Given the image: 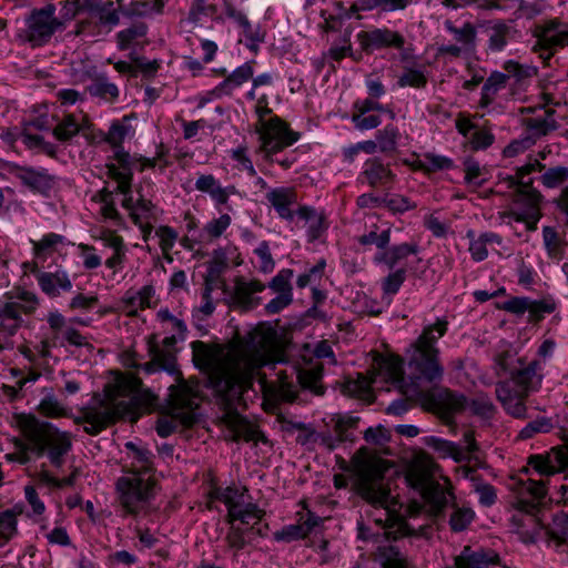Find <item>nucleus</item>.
<instances>
[{
	"label": "nucleus",
	"instance_id": "1",
	"mask_svg": "<svg viewBox=\"0 0 568 568\" xmlns=\"http://www.w3.org/2000/svg\"><path fill=\"white\" fill-rule=\"evenodd\" d=\"M290 357H192L195 367L205 376L206 385L221 397L224 405L222 423L232 434V440L257 442L261 433L245 416L237 412L243 395L260 377L267 365L288 363Z\"/></svg>",
	"mask_w": 568,
	"mask_h": 568
},
{
	"label": "nucleus",
	"instance_id": "2",
	"mask_svg": "<svg viewBox=\"0 0 568 568\" xmlns=\"http://www.w3.org/2000/svg\"><path fill=\"white\" fill-rule=\"evenodd\" d=\"M158 397L143 387L140 378L119 374L109 383L102 394H94L81 409L77 423H84V432L99 435L120 418L131 422L156 406Z\"/></svg>",
	"mask_w": 568,
	"mask_h": 568
},
{
	"label": "nucleus",
	"instance_id": "3",
	"mask_svg": "<svg viewBox=\"0 0 568 568\" xmlns=\"http://www.w3.org/2000/svg\"><path fill=\"white\" fill-rule=\"evenodd\" d=\"M152 361L141 365V369L150 375L156 372H166L174 376L176 384L169 387L168 415L156 422V434L168 438L175 433L179 426L192 427L199 422V396L185 382L176 364V357H151Z\"/></svg>",
	"mask_w": 568,
	"mask_h": 568
},
{
	"label": "nucleus",
	"instance_id": "4",
	"mask_svg": "<svg viewBox=\"0 0 568 568\" xmlns=\"http://www.w3.org/2000/svg\"><path fill=\"white\" fill-rule=\"evenodd\" d=\"M357 490L368 504L382 509V516L374 518L377 530L372 531V528L358 524L357 537L374 544H379L383 540H396L402 535L404 523L388 507L392 500L389 488L384 485L382 479L364 475L358 481Z\"/></svg>",
	"mask_w": 568,
	"mask_h": 568
},
{
	"label": "nucleus",
	"instance_id": "5",
	"mask_svg": "<svg viewBox=\"0 0 568 568\" xmlns=\"http://www.w3.org/2000/svg\"><path fill=\"white\" fill-rule=\"evenodd\" d=\"M10 425L33 443L34 456L40 457L47 453L51 464L57 467L62 465L63 456L72 447L68 432H61L51 423L41 422L32 414L16 413L10 419Z\"/></svg>",
	"mask_w": 568,
	"mask_h": 568
},
{
	"label": "nucleus",
	"instance_id": "6",
	"mask_svg": "<svg viewBox=\"0 0 568 568\" xmlns=\"http://www.w3.org/2000/svg\"><path fill=\"white\" fill-rule=\"evenodd\" d=\"M108 174L115 181V189L109 190L103 187L93 196V200L100 204L102 216L116 222L121 220L114 201V193L116 192L123 195L122 206L128 211L135 225H144L146 222H150L153 215V204L150 200L142 196L138 200L133 199L131 190L132 173L130 171H120L114 164H110L108 165Z\"/></svg>",
	"mask_w": 568,
	"mask_h": 568
},
{
	"label": "nucleus",
	"instance_id": "7",
	"mask_svg": "<svg viewBox=\"0 0 568 568\" xmlns=\"http://www.w3.org/2000/svg\"><path fill=\"white\" fill-rule=\"evenodd\" d=\"M377 375L402 388L416 392L420 382H436L443 377L444 368L437 357H410L405 367L404 357H372Z\"/></svg>",
	"mask_w": 568,
	"mask_h": 568
},
{
	"label": "nucleus",
	"instance_id": "8",
	"mask_svg": "<svg viewBox=\"0 0 568 568\" xmlns=\"http://www.w3.org/2000/svg\"><path fill=\"white\" fill-rule=\"evenodd\" d=\"M155 481L138 471L119 477L115 490L122 517L145 516L151 510L155 497Z\"/></svg>",
	"mask_w": 568,
	"mask_h": 568
},
{
	"label": "nucleus",
	"instance_id": "9",
	"mask_svg": "<svg viewBox=\"0 0 568 568\" xmlns=\"http://www.w3.org/2000/svg\"><path fill=\"white\" fill-rule=\"evenodd\" d=\"M424 397L447 422L453 420L456 414L463 413L467 407L474 415L484 418L490 417L494 413V405L486 395H478L469 402L464 394L442 387L426 392Z\"/></svg>",
	"mask_w": 568,
	"mask_h": 568
},
{
	"label": "nucleus",
	"instance_id": "10",
	"mask_svg": "<svg viewBox=\"0 0 568 568\" xmlns=\"http://www.w3.org/2000/svg\"><path fill=\"white\" fill-rule=\"evenodd\" d=\"M405 479L410 488L420 494L429 507L430 514L436 518L443 517L445 510L456 501L452 489L436 481L426 466H412L407 470Z\"/></svg>",
	"mask_w": 568,
	"mask_h": 568
},
{
	"label": "nucleus",
	"instance_id": "11",
	"mask_svg": "<svg viewBox=\"0 0 568 568\" xmlns=\"http://www.w3.org/2000/svg\"><path fill=\"white\" fill-rule=\"evenodd\" d=\"M291 374L295 375V382L288 378L287 371H280L278 385L273 392L274 399L278 403H293L297 398L298 388L308 389L316 395H322L323 367L321 364H314L310 367L300 365L291 366Z\"/></svg>",
	"mask_w": 568,
	"mask_h": 568
},
{
	"label": "nucleus",
	"instance_id": "12",
	"mask_svg": "<svg viewBox=\"0 0 568 568\" xmlns=\"http://www.w3.org/2000/svg\"><path fill=\"white\" fill-rule=\"evenodd\" d=\"M210 495L226 506V523L240 521L242 525H250L252 519H256V523H260L265 516V510L252 501V497L245 486L233 484L225 488L215 487L211 490Z\"/></svg>",
	"mask_w": 568,
	"mask_h": 568
},
{
	"label": "nucleus",
	"instance_id": "13",
	"mask_svg": "<svg viewBox=\"0 0 568 568\" xmlns=\"http://www.w3.org/2000/svg\"><path fill=\"white\" fill-rule=\"evenodd\" d=\"M246 355H278L275 353L277 334L273 328H254L244 338ZM192 355H233L225 344L195 341L191 344Z\"/></svg>",
	"mask_w": 568,
	"mask_h": 568
},
{
	"label": "nucleus",
	"instance_id": "14",
	"mask_svg": "<svg viewBox=\"0 0 568 568\" xmlns=\"http://www.w3.org/2000/svg\"><path fill=\"white\" fill-rule=\"evenodd\" d=\"M258 146L255 154L266 163H272L274 156L285 148L294 144L300 135L292 131L278 116H271L267 122L256 123Z\"/></svg>",
	"mask_w": 568,
	"mask_h": 568
},
{
	"label": "nucleus",
	"instance_id": "15",
	"mask_svg": "<svg viewBox=\"0 0 568 568\" xmlns=\"http://www.w3.org/2000/svg\"><path fill=\"white\" fill-rule=\"evenodd\" d=\"M524 171L530 170L523 169L517 172L516 176L510 179V185L516 186V197L514 207L507 213L509 222L525 223L528 231H535L537 223L541 217L540 212V194L531 187L530 182L523 181Z\"/></svg>",
	"mask_w": 568,
	"mask_h": 568
},
{
	"label": "nucleus",
	"instance_id": "16",
	"mask_svg": "<svg viewBox=\"0 0 568 568\" xmlns=\"http://www.w3.org/2000/svg\"><path fill=\"white\" fill-rule=\"evenodd\" d=\"M356 38L359 47L366 53L383 49H395L402 63H410L415 59L413 43L408 42L400 32L387 27H374L369 30L359 31Z\"/></svg>",
	"mask_w": 568,
	"mask_h": 568
},
{
	"label": "nucleus",
	"instance_id": "17",
	"mask_svg": "<svg viewBox=\"0 0 568 568\" xmlns=\"http://www.w3.org/2000/svg\"><path fill=\"white\" fill-rule=\"evenodd\" d=\"M534 37L531 50L548 64L559 49L568 45V24L557 18L549 19L535 28Z\"/></svg>",
	"mask_w": 568,
	"mask_h": 568
},
{
	"label": "nucleus",
	"instance_id": "18",
	"mask_svg": "<svg viewBox=\"0 0 568 568\" xmlns=\"http://www.w3.org/2000/svg\"><path fill=\"white\" fill-rule=\"evenodd\" d=\"M528 357H496V363L505 373L509 375V379L519 388V392L528 395L529 390L537 388L541 382L539 373L540 361Z\"/></svg>",
	"mask_w": 568,
	"mask_h": 568
},
{
	"label": "nucleus",
	"instance_id": "19",
	"mask_svg": "<svg viewBox=\"0 0 568 568\" xmlns=\"http://www.w3.org/2000/svg\"><path fill=\"white\" fill-rule=\"evenodd\" d=\"M54 12L55 8L52 4L34 10L27 19V28L20 33V37L32 47L47 43L61 24L55 19Z\"/></svg>",
	"mask_w": 568,
	"mask_h": 568
},
{
	"label": "nucleus",
	"instance_id": "20",
	"mask_svg": "<svg viewBox=\"0 0 568 568\" xmlns=\"http://www.w3.org/2000/svg\"><path fill=\"white\" fill-rule=\"evenodd\" d=\"M118 6L113 1H102L97 11L89 20H80L75 33L78 36L94 37L103 31L109 32L120 22L121 0H116Z\"/></svg>",
	"mask_w": 568,
	"mask_h": 568
},
{
	"label": "nucleus",
	"instance_id": "21",
	"mask_svg": "<svg viewBox=\"0 0 568 568\" xmlns=\"http://www.w3.org/2000/svg\"><path fill=\"white\" fill-rule=\"evenodd\" d=\"M221 285L224 294L230 300V304L243 311H251L257 307L261 304V297L256 296V294L265 290V285L255 278L236 277L232 291L223 282Z\"/></svg>",
	"mask_w": 568,
	"mask_h": 568
},
{
	"label": "nucleus",
	"instance_id": "22",
	"mask_svg": "<svg viewBox=\"0 0 568 568\" xmlns=\"http://www.w3.org/2000/svg\"><path fill=\"white\" fill-rule=\"evenodd\" d=\"M159 297L153 285L128 290L119 302V310L128 316H138L140 311L154 308Z\"/></svg>",
	"mask_w": 568,
	"mask_h": 568
},
{
	"label": "nucleus",
	"instance_id": "23",
	"mask_svg": "<svg viewBox=\"0 0 568 568\" xmlns=\"http://www.w3.org/2000/svg\"><path fill=\"white\" fill-rule=\"evenodd\" d=\"M510 77L506 73L494 71L486 79L480 93L479 108L485 109L487 113H503L501 104L496 103L497 97L508 87Z\"/></svg>",
	"mask_w": 568,
	"mask_h": 568
},
{
	"label": "nucleus",
	"instance_id": "24",
	"mask_svg": "<svg viewBox=\"0 0 568 568\" xmlns=\"http://www.w3.org/2000/svg\"><path fill=\"white\" fill-rule=\"evenodd\" d=\"M358 180L372 187H389L396 180V174L379 158H369L364 162Z\"/></svg>",
	"mask_w": 568,
	"mask_h": 568
},
{
	"label": "nucleus",
	"instance_id": "25",
	"mask_svg": "<svg viewBox=\"0 0 568 568\" xmlns=\"http://www.w3.org/2000/svg\"><path fill=\"white\" fill-rule=\"evenodd\" d=\"M195 189L209 195L216 207L226 206L230 196L240 194L235 185L223 186L221 181L213 174H199L195 181Z\"/></svg>",
	"mask_w": 568,
	"mask_h": 568
},
{
	"label": "nucleus",
	"instance_id": "26",
	"mask_svg": "<svg viewBox=\"0 0 568 568\" xmlns=\"http://www.w3.org/2000/svg\"><path fill=\"white\" fill-rule=\"evenodd\" d=\"M529 465L540 475L549 476L558 471L568 474V444L552 448L547 456L531 455Z\"/></svg>",
	"mask_w": 568,
	"mask_h": 568
},
{
	"label": "nucleus",
	"instance_id": "27",
	"mask_svg": "<svg viewBox=\"0 0 568 568\" xmlns=\"http://www.w3.org/2000/svg\"><path fill=\"white\" fill-rule=\"evenodd\" d=\"M132 134L133 130L128 118H123L121 121L112 122L104 138L105 142L114 149V159L123 168L122 171H129L126 165L130 159V154L123 150L122 143Z\"/></svg>",
	"mask_w": 568,
	"mask_h": 568
},
{
	"label": "nucleus",
	"instance_id": "28",
	"mask_svg": "<svg viewBox=\"0 0 568 568\" xmlns=\"http://www.w3.org/2000/svg\"><path fill=\"white\" fill-rule=\"evenodd\" d=\"M16 176L31 191L42 195H49L55 183L54 176L44 169L19 168Z\"/></svg>",
	"mask_w": 568,
	"mask_h": 568
},
{
	"label": "nucleus",
	"instance_id": "29",
	"mask_svg": "<svg viewBox=\"0 0 568 568\" xmlns=\"http://www.w3.org/2000/svg\"><path fill=\"white\" fill-rule=\"evenodd\" d=\"M447 325L446 320L438 318L434 324L426 326L414 344L415 352L418 355H437L439 348L436 345L447 332Z\"/></svg>",
	"mask_w": 568,
	"mask_h": 568
},
{
	"label": "nucleus",
	"instance_id": "30",
	"mask_svg": "<svg viewBox=\"0 0 568 568\" xmlns=\"http://www.w3.org/2000/svg\"><path fill=\"white\" fill-rule=\"evenodd\" d=\"M266 200L274 207L278 216L286 221H293L295 212L293 205L297 203L296 192L292 187H274L266 194Z\"/></svg>",
	"mask_w": 568,
	"mask_h": 568
},
{
	"label": "nucleus",
	"instance_id": "31",
	"mask_svg": "<svg viewBox=\"0 0 568 568\" xmlns=\"http://www.w3.org/2000/svg\"><path fill=\"white\" fill-rule=\"evenodd\" d=\"M229 524L230 528L226 532L225 541L236 552L243 550L254 536H263L262 529L256 527L258 524L256 519H252L250 525H235V521Z\"/></svg>",
	"mask_w": 568,
	"mask_h": 568
},
{
	"label": "nucleus",
	"instance_id": "32",
	"mask_svg": "<svg viewBox=\"0 0 568 568\" xmlns=\"http://www.w3.org/2000/svg\"><path fill=\"white\" fill-rule=\"evenodd\" d=\"M37 282L48 296L57 297L63 292H70L73 287L72 281L65 271L41 272L36 275Z\"/></svg>",
	"mask_w": 568,
	"mask_h": 568
},
{
	"label": "nucleus",
	"instance_id": "33",
	"mask_svg": "<svg viewBox=\"0 0 568 568\" xmlns=\"http://www.w3.org/2000/svg\"><path fill=\"white\" fill-rule=\"evenodd\" d=\"M237 257V248L233 245L213 250L212 257L207 263L205 282L210 280L211 284L219 285L220 275L227 268L230 261Z\"/></svg>",
	"mask_w": 568,
	"mask_h": 568
},
{
	"label": "nucleus",
	"instance_id": "34",
	"mask_svg": "<svg viewBox=\"0 0 568 568\" xmlns=\"http://www.w3.org/2000/svg\"><path fill=\"white\" fill-rule=\"evenodd\" d=\"M515 532L524 544H534L541 530V524L536 516L520 513L513 516Z\"/></svg>",
	"mask_w": 568,
	"mask_h": 568
},
{
	"label": "nucleus",
	"instance_id": "35",
	"mask_svg": "<svg viewBox=\"0 0 568 568\" xmlns=\"http://www.w3.org/2000/svg\"><path fill=\"white\" fill-rule=\"evenodd\" d=\"M296 214L306 222L310 241L318 240L328 229L327 217L322 211L310 206H301Z\"/></svg>",
	"mask_w": 568,
	"mask_h": 568
},
{
	"label": "nucleus",
	"instance_id": "36",
	"mask_svg": "<svg viewBox=\"0 0 568 568\" xmlns=\"http://www.w3.org/2000/svg\"><path fill=\"white\" fill-rule=\"evenodd\" d=\"M254 70L251 62H245L244 64L236 68L232 73H230L221 83H219L214 88V92L212 94L217 95H231L233 91L240 88L243 83L253 78Z\"/></svg>",
	"mask_w": 568,
	"mask_h": 568
},
{
	"label": "nucleus",
	"instance_id": "37",
	"mask_svg": "<svg viewBox=\"0 0 568 568\" xmlns=\"http://www.w3.org/2000/svg\"><path fill=\"white\" fill-rule=\"evenodd\" d=\"M495 555L484 550H473L469 546L464 547L460 555L455 559V568H489L495 564Z\"/></svg>",
	"mask_w": 568,
	"mask_h": 568
},
{
	"label": "nucleus",
	"instance_id": "38",
	"mask_svg": "<svg viewBox=\"0 0 568 568\" xmlns=\"http://www.w3.org/2000/svg\"><path fill=\"white\" fill-rule=\"evenodd\" d=\"M89 128L88 121L84 116L78 118L77 115H65L54 128L53 135L59 141H68L78 133H85Z\"/></svg>",
	"mask_w": 568,
	"mask_h": 568
},
{
	"label": "nucleus",
	"instance_id": "39",
	"mask_svg": "<svg viewBox=\"0 0 568 568\" xmlns=\"http://www.w3.org/2000/svg\"><path fill=\"white\" fill-rule=\"evenodd\" d=\"M34 256L45 260L67 244V239L57 233L44 234L39 241H31Z\"/></svg>",
	"mask_w": 568,
	"mask_h": 568
},
{
	"label": "nucleus",
	"instance_id": "40",
	"mask_svg": "<svg viewBox=\"0 0 568 568\" xmlns=\"http://www.w3.org/2000/svg\"><path fill=\"white\" fill-rule=\"evenodd\" d=\"M377 556L382 562L383 568H414L408 561L407 557L399 551L394 545L377 546ZM353 568H363L355 566Z\"/></svg>",
	"mask_w": 568,
	"mask_h": 568
},
{
	"label": "nucleus",
	"instance_id": "41",
	"mask_svg": "<svg viewBox=\"0 0 568 568\" xmlns=\"http://www.w3.org/2000/svg\"><path fill=\"white\" fill-rule=\"evenodd\" d=\"M444 28L448 31L456 43L467 48L470 51L475 50L477 30L470 22H465L462 27H456L453 21L446 20Z\"/></svg>",
	"mask_w": 568,
	"mask_h": 568
},
{
	"label": "nucleus",
	"instance_id": "42",
	"mask_svg": "<svg viewBox=\"0 0 568 568\" xmlns=\"http://www.w3.org/2000/svg\"><path fill=\"white\" fill-rule=\"evenodd\" d=\"M417 252V244L402 243L382 252L379 255L376 256V260L385 263L389 268H394L403 260H405L409 255L416 254Z\"/></svg>",
	"mask_w": 568,
	"mask_h": 568
},
{
	"label": "nucleus",
	"instance_id": "43",
	"mask_svg": "<svg viewBox=\"0 0 568 568\" xmlns=\"http://www.w3.org/2000/svg\"><path fill=\"white\" fill-rule=\"evenodd\" d=\"M549 540L555 544L557 551H565L568 547V515L565 513L557 514L552 524L548 529Z\"/></svg>",
	"mask_w": 568,
	"mask_h": 568
},
{
	"label": "nucleus",
	"instance_id": "44",
	"mask_svg": "<svg viewBox=\"0 0 568 568\" xmlns=\"http://www.w3.org/2000/svg\"><path fill=\"white\" fill-rule=\"evenodd\" d=\"M452 514L448 525L452 531L460 532L466 530L475 519V511L466 505H458L456 501L450 506Z\"/></svg>",
	"mask_w": 568,
	"mask_h": 568
},
{
	"label": "nucleus",
	"instance_id": "45",
	"mask_svg": "<svg viewBox=\"0 0 568 568\" xmlns=\"http://www.w3.org/2000/svg\"><path fill=\"white\" fill-rule=\"evenodd\" d=\"M91 95L99 97L105 101L114 102L120 94L119 88L104 74L97 75L88 87Z\"/></svg>",
	"mask_w": 568,
	"mask_h": 568
},
{
	"label": "nucleus",
	"instance_id": "46",
	"mask_svg": "<svg viewBox=\"0 0 568 568\" xmlns=\"http://www.w3.org/2000/svg\"><path fill=\"white\" fill-rule=\"evenodd\" d=\"M542 241L547 255L556 261L564 257L566 242L555 227H542Z\"/></svg>",
	"mask_w": 568,
	"mask_h": 568
},
{
	"label": "nucleus",
	"instance_id": "47",
	"mask_svg": "<svg viewBox=\"0 0 568 568\" xmlns=\"http://www.w3.org/2000/svg\"><path fill=\"white\" fill-rule=\"evenodd\" d=\"M146 34V26L143 23L133 24L116 34L118 47L120 50H126L143 44V38Z\"/></svg>",
	"mask_w": 568,
	"mask_h": 568
},
{
	"label": "nucleus",
	"instance_id": "48",
	"mask_svg": "<svg viewBox=\"0 0 568 568\" xmlns=\"http://www.w3.org/2000/svg\"><path fill=\"white\" fill-rule=\"evenodd\" d=\"M232 223V217L227 213L221 214L205 223L201 231V237L204 242H213L220 239Z\"/></svg>",
	"mask_w": 568,
	"mask_h": 568
},
{
	"label": "nucleus",
	"instance_id": "49",
	"mask_svg": "<svg viewBox=\"0 0 568 568\" xmlns=\"http://www.w3.org/2000/svg\"><path fill=\"white\" fill-rule=\"evenodd\" d=\"M430 440L432 447L440 455V457H450L456 463L467 462V454L458 444L437 437H432Z\"/></svg>",
	"mask_w": 568,
	"mask_h": 568
},
{
	"label": "nucleus",
	"instance_id": "50",
	"mask_svg": "<svg viewBox=\"0 0 568 568\" xmlns=\"http://www.w3.org/2000/svg\"><path fill=\"white\" fill-rule=\"evenodd\" d=\"M416 168L425 172L452 170L454 168V161L448 156L427 152L423 155V159L418 161Z\"/></svg>",
	"mask_w": 568,
	"mask_h": 568
},
{
	"label": "nucleus",
	"instance_id": "51",
	"mask_svg": "<svg viewBox=\"0 0 568 568\" xmlns=\"http://www.w3.org/2000/svg\"><path fill=\"white\" fill-rule=\"evenodd\" d=\"M12 444L14 450L4 456L8 462H14L21 465H26L31 460L32 456H34L32 447L33 443L28 440L26 437H14L12 439Z\"/></svg>",
	"mask_w": 568,
	"mask_h": 568
},
{
	"label": "nucleus",
	"instance_id": "52",
	"mask_svg": "<svg viewBox=\"0 0 568 568\" xmlns=\"http://www.w3.org/2000/svg\"><path fill=\"white\" fill-rule=\"evenodd\" d=\"M18 306L4 303L0 305V328L12 335L21 325L22 317L18 314Z\"/></svg>",
	"mask_w": 568,
	"mask_h": 568
},
{
	"label": "nucleus",
	"instance_id": "53",
	"mask_svg": "<svg viewBox=\"0 0 568 568\" xmlns=\"http://www.w3.org/2000/svg\"><path fill=\"white\" fill-rule=\"evenodd\" d=\"M239 27L242 29V34L245 38V45L253 52L258 50V47L265 40V31L260 24H252L246 18Z\"/></svg>",
	"mask_w": 568,
	"mask_h": 568
},
{
	"label": "nucleus",
	"instance_id": "54",
	"mask_svg": "<svg viewBox=\"0 0 568 568\" xmlns=\"http://www.w3.org/2000/svg\"><path fill=\"white\" fill-rule=\"evenodd\" d=\"M427 78L422 69L404 67L403 73L398 77L397 85L399 88L412 87L416 89L424 88Z\"/></svg>",
	"mask_w": 568,
	"mask_h": 568
},
{
	"label": "nucleus",
	"instance_id": "55",
	"mask_svg": "<svg viewBox=\"0 0 568 568\" xmlns=\"http://www.w3.org/2000/svg\"><path fill=\"white\" fill-rule=\"evenodd\" d=\"M398 138L399 131L394 125H386L383 130L377 131L376 141L379 148V152L388 153L395 151L397 148Z\"/></svg>",
	"mask_w": 568,
	"mask_h": 568
},
{
	"label": "nucleus",
	"instance_id": "56",
	"mask_svg": "<svg viewBox=\"0 0 568 568\" xmlns=\"http://www.w3.org/2000/svg\"><path fill=\"white\" fill-rule=\"evenodd\" d=\"M374 383L373 377H367L363 373H358L355 379L347 378L344 383V392L352 395L362 397L369 393L371 386Z\"/></svg>",
	"mask_w": 568,
	"mask_h": 568
},
{
	"label": "nucleus",
	"instance_id": "57",
	"mask_svg": "<svg viewBox=\"0 0 568 568\" xmlns=\"http://www.w3.org/2000/svg\"><path fill=\"white\" fill-rule=\"evenodd\" d=\"M326 266L325 260H320L315 265L308 268L305 273L298 275L296 286L304 288L306 286H316L323 278L324 270Z\"/></svg>",
	"mask_w": 568,
	"mask_h": 568
},
{
	"label": "nucleus",
	"instance_id": "58",
	"mask_svg": "<svg viewBox=\"0 0 568 568\" xmlns=\"http://www.w3.org/2000/svg\"><path fill=\"white\" fill-rule=\"evenodd\" d=\"M253 252L258 258L257 270L263 274L272 273L275 268V261L272 256L268 242H260Z\"/></svg>",
	"mask_w": 568,
	"mask_h": 568
},
{
	"label": "nucleus",
	"instance_id": "59",
	"mask_svg": "<svg viewBox=\"0 0 568 568\" xmlns=\"http://www.w3.org/2000/svg\"><path fill=\"white\" fill-rule=\"evenodd\" d=\"M293 277V270L282 268L268 283V287L275 294H293L291 280Z\"/></svg>",
	"mask_w": 568,
	"mask_h": 568
},
{
	"label": "nucleus",
	"instance_id": "60",
	"mask_svg": "<svg viewBox=\"0 0 568 568\" xmlns=\"http://www.w3.org/2000/svg\"><path fill=\"white\" fill-rule=\"evenodd\" d=\"M552 429L551 419L548 417H538L535 420L529 422L520 432L518 437L520 439L532 438L539 433H549Z\"/></svg>",
	"mask_w": 568,
	"mask_h": 568
},
{
	"label": "nucleus",
	"instance_id": "61",
	"mask_svg": "<svg viewBox=\"0 0 568 568\" xmlns=\"http://www.w3.org/2000/svg\"><path fill=\"white\" fill-rule=\"evenodd\" d=\"M383 205L393 213L399 214L414 210L417 206L409 197L402 194L383 197Z\"/></svg>",
	"mask_w": 568,
	"mask_h": 568
},
{
	"label": "nucleus",
	"instance_id": "62",
	"mask_svg": "<svg viewBox=\"0 0 568 568\" xmlns=\"http://www.w3.org/2000/svg\"><path fill=\"white\" fill-rule=\"evenodd\" d=\"M156 318L168 332L179 333L180 336L186 332L184 321L175 317L168 308H161L156 313Z\"/></svg>",
	"mask_w": 568,
	"mask_h": 568
},
{
	"label": "nucleus",
	"instance_id": "63",
	"mask_svg": "<svg viewBox=\"0 0 568 568\" xmlns=\"http://www.w3.org/2000/svg\"><path fill=\"white\" fill-rule=\"evenodd\" d=\"M508 32L509 28L505 23L495 24L488 39V49L493 52L504 50L507 44Z\"/></svg>",
	"mask_w": 568,
	"mask_h": 568
},
{
	"label": "nucleus",
	"instance_id": "64",
	"mask_svg": "<svg viewBox=\"0 0 568 568\" xmlns=\"http://www.w3.org/2000/svg\"><path fill=\"white\" fill-rule=\"evenodd\" d=\"M545 186L554 189L568 181V168L556 166L548 169L541 176Z\"/></svg>",
	"mask_w": 568,
	"mask_h": 568
}]
</instances>
